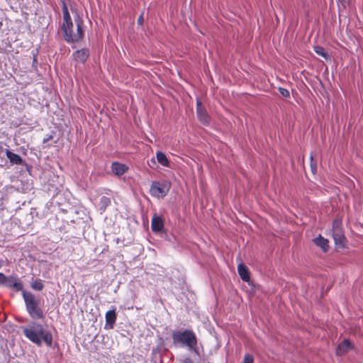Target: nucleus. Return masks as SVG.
Returning <instances> with one entry per match:
<instances>
[{
  "label": "nucleus",
  "mask_w": 363,
  "mask_h": 363,
  "mask_svg": "<svg viewBox=\"0 0 363 363\" xmlns=\"http://www.w3.org/2000/svg\"><path fill=\"white\" fill-rule=\"evenodd\" d=\"M62 14L63 23L62 30L65 40L68 43L79 41L84 35L82 29L83 21L79 16L76 17L74 18L75 26H74L67 6L65 2L62 6Z\"/></svg>",
  "instance_id": "1"
},
{
  "label": "nucleus",
  "mask_w": 363,
  "mask_h": 363,
  "mask_svg": "<svg viewBox=\"0 0 363 363\" xmlns=\"http://www.w3.org/2000/svg\"><path fill=\"white\" fill-rule=\"evenodd\" d=\"M24 335L38 346H41L43 342L50 347L52 343V335L50 331L44 328L40 323H35L23 328Z\"/></svg>",
  "instance_id": "2"
},
{
  "label": "nucleus",
  "mask_w": 363,
  "mask_h": 363,
  "mask_svg": "<svg viewBox=\"0 0 363 363\" xmlns=\"http://www.w3.org/2000/svg\"><path fill=\"white\" fill-rule=\"evenodd\" d=\"M172 340L175 345L186 346L189 350H196L197 339L192 330L174 331L172 333Z\"/></svg>",
  "instance_id": "3"
},
{
  "label": "nucleus",
  "mask_w": 363,
  "mask_h": 363,
  "mask_svg": "<svg viewBox=\"0 0 363 363\" xmlns=\"http://www.w3.org/2000/svg\"><path fill=\"white\" fill-rule=\"evenodd\" d=\"M22 295L25 301L26 310L31 318L40 319L43 318V310L39 307V300L28 291H23Z\"/></svg>",
  "instance_id": "4"
},
{
  "label": "nucleus",
  "mask_w": 363,
  "mask_h": 363,
  "mask_svg": "<svg viewBox=\"0 0 363 363\" xmlns=\"http://www.w3.org/2000/svg\"><path fill=\"white\" fill-rule=\"evenodd\" d=\"M170 185L167 182H153L151 184L150 192L152 196L164 197L169 192Z\"/></svg>",
  "instance_id": "5"
},
{
  "label": "nucleus",
  "mask_w": 363,
  "mask_h": 363,
  "mask_svg": "<svg viewBox=\"0 0 363 363\" xmlns=\"http://www.w3.org/2000/svg\"><path fill=\"white\" fill-rule=\"evenodd\" d=\"M333 236L335 241V244L336 245H339L341 247L344 246L345 237L342 233L341 228L340 227V223L337 220H335L333 223Z\"/></svg>",
  "instance_id": "6"
},
{
  "label": "nucleus",
  "mask_w": 363,
  "mask_h": 363,
  "mask_svg": "<svg viewBox=\"0 0 363 363\" xmlns=\"http://www.w3.org/2000/svg\"><path fill=\"white\" fill-rule=\"evenodd\" d=\"M3 284L6 286L14 289L16 291H23V285L22 282L15 277H6L4 281Z\"/></svg>",
  "instance_id": "7"
},
{
  "label": "nucleus",
  "mask_w": 363,
  "mask_h": 363,
  "mask_svg": "<svg viewBox=\"0 0 363 363\" xmlns=\"http://www.w3.org/2000/svg\"><path fill=\"white\" fill-rule=\"evenodd\" d=\"M196 113L199 120L203 124L207 125L209 123V116L205 109L203 108L200 100L196 101Z\"/></svg>",
  "instance_id": "8"
},
{
  "label": "nucleus",
  "mask_w": 363,
  "mask_h": 363,
  "mask_svg": "<svg viewBox=\"0 0 363 363\" xmlns=\"http://www.w3.org/2000/svg\"><path fill=\"white\" fill-rule=\"evenodd\" d=\"M151 228L153 232H160L164 228V221L162 218L159 216L154 215L152 218Z\"/></svg>",
  "instance_id": "9"
},
{
  "label": "nucleus",
  "mask_w": 363,
  "mask_h": 363,
  "mask_svg": "<svg viewBox=\"0 0 363 363\" xmlns=\"http://www.w3.org/2000/svg\"><path fill=\"white\" fill-rule=\"evenodd\" d=\"M89 55V50L88 49L83 48L82 50H77L73 53L74 60L78 62L83 63L84 62Z\"/></svg>",
  "instance_id": "10"
},
{
  "label": "nucleus",
  "mask_w": 363,
  "mask_h": 363,
  "mask_svg": "<svg viewBox=\"0 0 363 363\" xmlns=\"http://www.w3.org/2000/svg\"><path fill=\"white\" fill-rule=\"evenodd\" d=\"M128 169V167L123 164L114 162L111 164V170L113 173L117 176H121L125 174Z\"/></svg>",
  "instance_id": "11"
},
{
  "label": "nucleus",
  "mask_w": 363,
  "mask_h": 363,
  "mask_svg": "<svg viewBox=\"0 0 363 363\" xmlns=\"http://www.w3.org/2000/svg\"><path fill=\"white\" fill-rule=\"evenodd\" d=\"M106 325L109 328H113V324L116 320V308L113 307L112 310L108 311L105 315Z\"/></svg>",
  "instance_id": "12"
},
{
  "label": "nucleus",
  "mask_w": 363,
  "mask_h": 363,
  "mask_svg": "<svg viewBox=\"0 0 363 363\" xmlns=\"http://www.w3.org/2000/svg\"><path fill=\"white\" fill-rule=\"evenodd\" d=\"M352 349V343L348 340H344L340 342L336 350L337 355H342Z\"/></svg>",
  "instance_id": "13"
},
{
  "label": "nucleus",
  "mask_w": 363,
  "mask_h": 363,
  "mask_svg": "<svg viewBox=\"0 0 363 363\" xmlns=\"http://www.w3.org/2000/svg\"><path fill=\"white\" fill-rule=\"evenodd\" d=\"M314 244L321 248L323 252H327L328 250V241L321 235L313 240Z\"/></svg>",
  "instance_id": "14"
},
{
  "label": "nucleus",
  "mask_w": 363,
  "mask_h": 363,
  "mask_svg": "<svg viewBox=\"0 0 363 363\" xmlns=\"http://www.w3.org/2000/svg\"><path fill=\"white\" fill-rule=\"evenodd\" d=\"M238 272L240 278L244 281H248L250 280V273L247 267L242 263H240L238 266Z\"/></svg>",
  "instance_id": "15"
},
{
  "label": "nucleus",
  "mask_w": 363,
  "mask_h": 363,
  "mask_svg": "<svg viewBox=\"0 0 363 363\" xmlns=\"http://www.w3.org/2000/svg\"><path fill=\"white\" fill-rule=\"evenodd\" d=\"M6 155L11 163L15 164H22L23 160L18 155L11 152L8 149L6 150Z\"/></svg>",
  "instance_id": "16"
},
{
  "label": "nucleus",
  "mask_w": 363,
  "mask_h": 363,
  "mask_svg": "<svg viewBox=\"0 0 363 363\" xmlns=\"http://www.w3.org/2000/svg\"><path fill=\"white\" fill-rule=\"evenodd\" d=\"M157 162L164 167H169V162L164 153L162 152H157L156 153Z\"/></svg>",
  "instance_id": "17"
},
{
  "label": "nucleus",
  "mask_w": 363,
  "mask_h": 363,
  "mask_svg": "<svg viewBox=\"0 0 363 363\" xmlns=\"http://www.w3.org/2000/svg\"><path fill=\"white\" fill-rule=\"evenodd\" d=\"M314 51H315V52L317 55H320V56H321V57H324V58H325V59H326V60L329 58V55H328V52L325 50V49H324L323 47H321V46H319V45H316V46H315V47H314Z\"/></svg>",
  "instance_id": "18"
},
{
  "label": "nucleus",
  "mask_w": 363,
  "mask_h": 363,
  "mask_svg": "<svg viewBox=\"0 0 363 363\" xmlns=\"http://www.w3.org/2000/svg\"><path fill=\"white\" fill-rule=\"evenodd\" d=\"M111 204V199L106 196H102L100 199V209L105 211L106 208Z\"/></svg>",
  "instance_id": "19"
},
{
  "label": "nucleus",
  "mask_w": 363,
  "mask_h": 363,
  "mask_svg": "<svg viewBox=\"0 0 363 363\" xmlns=\"http://www.w3.org/2000/svg\"><path fill=\"white\" fill-rule=\"evenodd\" d=\"M31 286L35 290L41 291L43 289V284L40 279H35L32 282Z\"/></svg>",
  "instance_id": "20"
},
{
  "label": "nucleus",
  "mask_w": 363,
  "mask_h": 363,
  "mask_svg": "<svg viewBox=\"0 0 363 363\" xmlns=\"http://www.w3.org/2000/svg\"><path fill=\"white\" fill-rule=\"evenodd\" d=\"M279 91L280 94L281 96H283L284 97L288 98L290 96V93H289V90L286 89L279 87Z\"/></svg>",
  "instance_id": "21"
},
{
  "label": "nucleus",
  "mask_w": 363,
  "mask_h": 363,
  "mask_svg": "<svg viewBox=\"0 0 363 363\" xmlns=\"http://www.w3.org/2000/svg\"><path fill=\"white\" fill-rule=\"evenodd\" d=\"M254 358L251 354H247L244 357V363H253Z\"/></svg>",
  "instance_id": "22"
},
{
  "label": "nucleus",
  "mask_w": 363,
  "mask_h": 363,
  "mask_svg": "<svg viewBox=\"0 0 363 363\" xmlns=\"http://www.w3.org/2000/svg\"><path fill=\"white\" fill-rule=\"evenodd\" d=\"M311 171L313 174H315L316 172V170H317V166H316V164H313L312 162H311Z\"/></svg>",
  "instance_id": "23"
},
{
  "label": "nucleus",
  "mask_w": 363,
  "mask_h": 363,
  "mask_svg": "<svg viewBox=\"0 0 363 363\" xmlns=\"http://www.w3.org/2000/svg\"><path fill=\"white\" fill-rule=\"evenodd\" d=\"M143 21H144L143 16V14H141L138 18V24L142 25L143 23Z\"/></svg>",
  "instance_id": "24"
},
{
  "label": "nucleus",
  "mask_w": 363,
  "mask_h": 363,
  "mask_svg": "<svg viewBox=\"0 0 363 363\" xmlns=\"http://www.w3.org/2000/svg\"><path fill=\"white\" fill-rule=\"evenodd\" d=\"M5 279H6V276L3 273H0V284H3Z\"/></svg>",
  "instance_id": "25"
},
{
  "label": "nucleus",
  "mask_w": 363,
  "mask_h": 363,
  "mask_svg": "<svg viewBox=\"0 0 363 363\" xmlns=\"http://www.w3.org/2000/svg\"><path fill=\"white\" fill-rule=\"evenodd\" d=\"M181 363H194V362L190 358H185L182 360Z\"/></svg>",
  "instance_id": "26"
},
{
  "label": "nucleus",
  "mask_w": 363,
  "mask_h": 363,
  "mask_svg": "<svg viewBox=\"0 0 363 363\" xmlns=\"http://www.w3.org/2000/svg\"><path fill=\"white\" fill-rule=\"evenodd\" d=\"M49 140V138H47V139H44V143H45L46 141H48Z\"/></svg>",
  "instance_id": "27"
},
{
  "label": "nucleus",
  "mask_w": 363,
  "mask_h": 363,
  "mask_svg": "<svg viewBox=\"0 0 363 363\" xmlns=\"http://www.w3.org/2000/svg\"><path fill=\"white\" fill-rule=\"evenodd\" d=\"M49 140V138H47V139H44V143H45L46 141H48Z\"/></svg>",
  "instance_id": "28"
},
{
  "label": "nucleus",
  "mask_w": 363,
  "mask_h": 363,
  "mask_svg": "<svg viewBox=\"0 0 363 363\" xmlns=\"http://www.w3.org/2000/svg\"><path fill=\"white\" fill-rule=\"evenodd\" d=\"M1 266H2V261L0 260V268L1 267Z\"/></svg>",
  "instance_id": "29"
},
{
  "label": "nucleus",
  "mask_w": 363,
  "mask_h": 363,
  "mask_svg": "<svg viewBox=\"0 0 363 363\" xmlns=\"http://www.w3.org/2000/svg\"><path fill=\"white\" fill-rule=\"evenodd\" d=\"M311 161L313 160V156L312 155H311Z\"/></svg>",
  "instance_id": "30"
}]
</instances>
